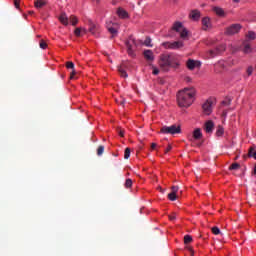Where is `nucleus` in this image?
<instances>
[{
  "label": "nucleus",
  "mask_w": 256,
  "mask_h": 256,
  "mask_svg": "<svg viewBox=\"0 0 256 256\" xmlns=\"http://www.w3.org/2000/svg\"><path fill=\"white\" fill-rule=\"evenodd\" d=\"M194 100V88H184L183 90H180L177 94V102L179 107H191V105H193Z\"/></svg>",
  "instance_id": "nucleus-1"
},
{
  "label": "nucleus",
  "mask_w": 256,
  "mask_h": 256,
  "mask_svg": "<svg viewBox=\"0 0 256 256\" xmlns=\"http://www.w3.org/2000/svg\"><path fill=\"white\" fill-rule=\"evenodd\" d=\"M159 65L162 71H169L170 67H173L174 69L179 67V64L173 61V58H171L169 55H162Z\"/></svg>",
  "instance_id": "nucleus-2"
},
{
  "label": "nucleus",
  "mask_w": 256,
  "mask_h": 256,
  "mask_svg": "<svg viewBox=\"0 0 256 256\" xmlns=\"http://www.w3.org/2000/svg\"><path fill=\"white\" fill-rule=\"evenodd\" d=\"M160 133H163L164 135H177L178 133H181V127L176 125L163 126Z\"/></svg>",
  "instance_id": "nucleus-3"
},
{
  "label": "nucleus",
  "mask_w": 256,
  "mask_h": 256,
  "mask_svg": "<svg viewBox=\"0 0 256 256\" xmlns=\"http://www.w3.org/2000/svg\"><path fill=\"white\" fill-rule=\"evenodd\" d=\"M127 47V53L130 57H135V47H137V42L133 36H130L125 43Z\"/></svg>",
  "instance_id": "nucleus-4"
},
{
  "label": "nucleus",
  "mask_w": 256,
  "mask_h": 256,
  "mask_svg": "<svg viewBox=\"0 0 256 256\" xmlns=\"http://www.w3.org/2000/svg\"><path fill=\"white\" fill-rule=\"evenodd\" d=\"M241 29H243V26H241V24H232L226 28L225 35H237V33L241 31Z\"/></svg>",
  "instance_id": "nucleus-5"
},
{
  "label": "nucleus",
  "mask_w": 256,
  "mask_h": 256,
  "mask_svg": "<svg viewBox=\"0 0 256 256\" xmlns=\"http://www.w3.org/2000/svg\"><path fill=\"white\" fill-rule=\"evenodd\" d=\"M131 67V64L127 61H123L119 66H118V73H120V76L123 77L124 79H127L129 75H127L126 69H129Z\"/></svg>",
  "instance_id": "nucleus-6"
},
{
  "label": "nucleus",
  "mask_w": 256,
  "mask_h": 256,
  "mask_svg": "<svg viewBox=\"0 0 256 256\" xmlns=\"http://www.w3.org/2000/svg\"><path fill=\"white\" fill-rule=\"evenodd\" d=\"M162 47H164V49L177 50V49H181V47H183V42L182 41L164 42L162 44Z\"/></svg>",
  "instance_id": "nucleus-7"
},
{
  "label": "nucleus",
  "mask_w": 256,
  "mask_h": 256,
  "mask_svg": "<svg viewBox=\"0 0 256 256\" xmlns=\"http://www.w3.org/2000/svg\"><path fill=\"white\" fill-rule=\"evenodd\" d=\"M227 69V62L225 60H220L214 65L215 73H223Z\"/></svg>",
  "instance_id": "nucleus-8"
},
{
  "label": "nucleus",
  "mask_w": 256,
  "mask_h": 256,
  "mask_svg": "<svg viewBox=\"0 0 256 256\" xmlns=\"http://www.w3.org/2000/svg\"><path fill=\"white\" fill-rule=\"evenodd\" d=\"M203 113L205 115H209L210 113L213 112V102L207 100L203 105H202Z\"/></svg>",
  "instance_id": "nucleus-9"
},
{
  "label": "nucleus",
  "mask_w": 256,
  "mask_h": 256,
  "mask_svg": "<svg viewBox=\"0 0 256 256\" xmlns=\"http://www.w3.org/2000/svg\"><path fill=\"white\" fill-rule=\"evenodd\" d=\"M186 65L188 67V69L190 71H193V69L197 68V67H201V62L200 61H195L193 59H189L187 62H186Z\"/></svg>",
  "instance_id": "nucleus-10"
},
{
  "label": "nucleus",
  "mask_w": 256,
  "mask_h": 256,
  "mask_svg": "<svg viewBox=\"0 0 256 256\" xmlns=\"http://www.w3.org/2000/svg\"><path fill=\"white\" fill-rule=\"evenodd\" d=\"M213 129H215V123H213L212 120L206 121L204 124V131H206L208 134H211L213 133Z\"/></svg>",
  "instance_id": "nucleus-11"
},
{
  "label": "nucleus",
  "mask_w": 256,
  "mask_h": 256,
  "mask_svg": "<svg viewBox=\"0 0 256 256\" xmlns=\"http://www.w3.org/2000/svg\"><path fill=\"white\" fill-rule=\"evenodd\" d=\"M223 51H225V45H220L216 49L210 50L209 55L210 57H215L216 55H219V53H223Z\"/></svg>",
  "instance_id": "nucleus-12"
},
{
  "label": "nucleus",
  "mask_w": 256,
  "mask_h": 256,
  "mask_svg": "<svg viewBox=\"0 0 256 256\" xmlns=\"http://www.w3.org/2000/svg\"><path fill=\"white\" fill-rule=\"evenodd\" d=\"M117 24H107V30L111 33L112 37H117Z\"/></svg>",
  "instance_id": "nucleus-13"
},
{
  "label": "nucleus",
  "mask_w": 256,
  "mask_h": 256,
  "mask_svg": "<svg viewBox=\"0 0 256 256\" xmlns=\"http://www.w3.org/2000/svg\"><path fill=\"white\" fill-rule=\"evenodd\" d=\"M201 18V12L199 10H192L190 13V19H193V21H199Z\"/></svg>",
  "instance_id": "nucleus-14"
},
{
  "label": "nucleus",
  "mask_w": 256,
  "mask_h": 256,
  "mask_svg": "<svg viewBox=\"0 0 256 256\" xmlns=\"http://www.w3.org/2000/svg\"><path fill=\"white\" fill-rule=\"evenodd\" d=\"M144 59H146V61H154L155 56L153 55V51L145 50L144 51Z\"/></svg>",
  "instance_id": "nucleus-15"
},
{
  "label": "nucleus",
  "mask_w": 256,
  "mask_h": 256,
  "mask_svg": "<svg viewBox=\"0 0 256 256\" xmlns=\"http://www.w3.org/2000/svg\"><path fill=\"white\" fill-rule=\"evenodd\" d=\"M193 139H195L196 141H199V139L203 138V133L201 132V128H196L193 131Z\"/></svg>",
  "instance_id": "nucleus-16"
},
{
  "label": "nucleus",
  "mask_w": 256,
  "mask_h": 256,
  "mask_svg": "<svg viewBox=\"0 0 256 256\" xmlns=\"http://www.w3.org/2000/svg\"><path fill=\"white\" fill-rule=\"evenodd\" d=\"M89 31H90V33H92V35H97L99 33V25L91 22Z\"/></svg>",
  "instance_id": "nucleus-17"
},
{
  "label": "nucleus",
  "mask_w": 256,
  "mask_h": 256,
  "mask_svg": "<svg viewBox=\"0 0 256 256\" xmlns=\"http://www.w3.org/2000/svg\"><path fill=\"white\" fill-rule=\"evenodd\" d=\"M185 27H183V23L181 22H175L172 26V31H176V33H179L181 30H183Z\"/></svg>",
  "instance_id": "nucleus-18"
},
{
  "label": "nucleus",
  "mask_w": 256,
  "mask_h": 256,
  "mask_svg": "<svg viewBox=\"0 0 256 256\" xmlns=\"http://www.w3.org/2000/svg\"><path fill=\"white\" fill-rule=\"evenodd\" d=\"M213 11L218 15V17H225V10H223V8L215 6Z\"/></svg>",
  "instance_id": "nucleus-19"
},
{
  "label": "nucleus",
  "mask_w": 256,
  "mask_h": 256,
  "mask_svg": "<svg viewBox=\"0 0 256 256\" xmlns=\"http://www.w3.org/2000/svg\"><path fill=\"white\" fill-rule=\"evenodd\" d=\"M45 5H47V2L44 0H36L34 2V7H36V9H43V7H45Z\"/></svg>",
  "instance_id": "nucleus-20"
},
{
  "label": "nucleus",
  "mask_w": 256,
  "mask_h": 256,
  "mask_svg": "<svg viewBox=\"0 0 256 256\" xmlns=\"http://www.w3.org/2000/svg\"><path fill=\"white\" fill-rule=\"evenodd\" d=\"M59 21L62 25H69V18H67V14L63 13L59 17Z\"/></svg>",
  "instance_id": "nucleus-21"
},
{
  "label": "nucleus",
  "mask_w": 256,
  "mask_h": 256,
  "mask_svg": "<svg viewBox=\"0 0 256 256\" xmlns=\"http://www.w3.org/2000/svg\"><path fill=\"white\" fill-rule=\"evenodd\" d=\"M66 67L67 69H72V72L70 73V78L73 79V75H75V64L73 62H67Z\"/></svg>",
  "instance_id": "nucleus-22"
},
{
  "label": "nucleus",
  "mask_w": 256,
  "mask_h": 256,
  "mask_svg": "<svg viewBox=\"0 0 256 256\" xmlns=\"http://www.w3.org/2000/svg\"><path fill=\"white\" fill-rule=\"evenodd\" d=\"M225 133V129L223 128V126L219 125L216 129V137H223Z\"/></svg>",
  "instance_id": "nucleus-23"
},
{
  "label": "nucleus",
  "mask_w": 256,
  "mask_h": 256,
  "mask_svg": "<svg viewBox=\"0 0 256 256\" xmlns=\"http://www.w3.org/2000/svg\"><path fill=\"white\" fill-rule=\"evenodd\" d=\"M202 25L203 27H206L205 29H209V27L211 26V20L207 17L203 18Z\"/></svg>",
  "instance_id": "nucleus-24"
},
{
  "label": "nucleus",
  "mask_w": 256,
  "mask_h": 256,
  "mask_svg": "<svg viewBox=\"0 0 256 256\" xmlns=\"http://www.w3.org/2000/svg\"><path fill=\"white\" fill-rule=\"evenodd\" d=\"M117 13H118V16L121 17V19H126L127 11H125L124 9L119 8Z\"/></svg>",
  "instance_id": "nucleus-25"
},
{
  "label": "nucleus",
  "mask_w": 256,
  "mask_h": 256,
  "mask_svg": "<svg viewBox=\"0 0 256 256\" xmlns=\"http://www.w3.org/2000/svg\"><path fill=\"white\" fill-rule=\"evenodd\" d=\"M74 35H76V37H81V35H85V29L76 28L74 31Z\"/></svg>",
  "instance_id": "nucleus-26"
},
{
  "label": "nucleus",
  "mask_w": 256,
  "mask_h": 256,
  "mask_svg": "<svg viewBox=\"0 0 256 256\" xmlns=\"http://www.w3.org/2000/svg\"><path fill=\"white\" fill-rule=\"evenodd\" d=\"M179 33H180L181 39H187V35H189V32L187 31L186 28L182 29Z\"/></svg>",
  "instance_id": "nucleus-27"
},
{
  "label": "nucleus",
  "mask_w": 256,
  "mask_h": 256,
  "mask_svg": "<svg viewBox=\"0 0 256 256\" xmlns=\"http://www.w3.org/2000/svg\"><path fill=\"white\" fill-rule=\"evenodd\" d=\"M240 168H241V165H239V163H233L229 167L230 171H237V169H240Z\"/></svg>",
  "instance_id": "nucleus-28"
},
{
  "label": "nucleus",
  "mask_w": 256,
  "mask_h": 256,
  "mask_svg": "<svg viewBox=\"0 0 256 256\" xmlns=\"http://www.w3.org/2000/svg\"><path fill=\"white\" fill-rule=\"evenodd\" d=\"M244 53H251V44L245 42L244 43Z\"/></svg>",
  "instance_id": "nucleus-29"
},
{
  "label": "nucleus",
  "mask_w": 256,
  "mask_h": 256,
  "mask_svg": "<svg viewBox=\"0 0 256 256\" xmlns=\"http://www.w3.org/2000/svg\"><path fill=\"white\" fill-rule=\"evenodd\" d=\"M104 152H105V146L100 145V146L98 147V149H97V155H98L99 157H101V155H103Z\"/></svg>",
  "instance_id": "nucleus-30"
},
{
  "label": "nucleus",
  "mask_w": 256,
  "mask_h": 256,
  "mask_svg": "<svg viewBox=\"0 0 256 256\" xmlns=\"http://www.w3.org/2000/svg\"><path fill=\"white\" fill-rule=\"evenodd\" d=\"M222 105H224V107H229V105H231V98L226 97V98L222 101Z\"/></svg>",
  "instance_id": "nucleus-31"
},
{
  "label": "nucleus",
  "mask_w": 256,
  "mask_h": 256,
  "mask_svg": "<svg viewBox=\"0 0 256 256\" xmlns=\"http://www.w3.org/2000/svg\"><path fill=\"white\" fill-rule=\"evenodd\" d=\"M249 157H253V159H256V150L255 148H250L248 152Z\"/></svg>",
  "instance_id": "nucleus-32"
},
{
  "label": "nucleus",
  "mask_w": 256,
  "mask_h": 256,
  "mask_svg": "<svg viewBox=\"0 0 256 256\" xmlns=\"http://www.w3.org/2000/svg\"><path fill=\"white\" fill-rule=\"evenodd\" d=\"M168 199L170 201H176L177 200V194H175L174 192H171L168 194Z\"/></svg>",
  "instance_id": "nucleus-33"
},
{
  "label": "nucleus",
  "mask_w": 256,
  "mask_h": 256,
  "mask_svg": "<svg viewBox=\"0 0 256 256\" xmlns=\"http://www.w3.org/2000/svg\"><path fill=\"white\" fill-rule=\"evenodd\" d=\"M191 241H193V237H191L190 235H185L184 236V243H185V245L191 243Z\"/></svg>",
  "instance_id": "nucleus-34"
},
{
  "label": "nucleus",
  "mask_w": 256,
  "mask_h": 256,
  "mask_svg": "<svg viewBox=\"0 0 256 256\" xmlns=\"http://www.w3.org/2000/svg\"><path fill=\"white\" fill-rule=\"evenodd\" d=\"M129 157H131V149L126 148L124 152V159H129Z\"/></svg>",
  "instance_id": "nucleus-35"
},
{
  "label": "nucleus",
  "mask_w": 256,
  "mask_h": 256,
  "mask_svg": "<svg viewBox=\"0 0 256 256\" xmlns=\"http://www.w3.org/2000/svg\"><path fill=\"white\" fill-rule=\"evenodd\" d=\"M133 186V180H131L130 178L126 179V182H125V187L127 189H129L130 187Z\"/></svg>",
  "instance_id": "nucleus-36"
},
{
  "label": "nucleus",
  "mask_w": 256,
  "mask_h": 256,
  "mask_svg": "<svg viewBox=\"0 0 256 256\" xmlns=\"http://www.w3.org/2000/svg\"><path fill=\"white\" fill-rule=\"evenodd\" d=\"M70 23H72L73 26L77 25L78 20L75 16H70Z\"/></svg>",
  "instance_id": "nucleus-37"
},
{
  "label": "nucleus",
  "mask_w": 256,
  "mask_h": 256,
  "mask_svg": "<svg viewBox=\"0 0 256 256\" xmlns=\"http://www.w3.org/2000/svg\"><path fill=\"white\" fill-rule=\"evenodd\" d=\"M144 45H146V47H153V45H151V39L149 37L145 39Z\"/></svg>",
  "instance_id": "nucleus-38"
},
{
  "label": "nucleus",
  "mask_w": 256,
  "mask_h": 256,
  "mask_svg": "<svg viewBox=\"0 0 256 256\" xmlns=\"http://www.w3.org/2000/svg\"><path fill=\"white\" fill-rule=\"evenodd\" d=\"M212 233L214 235H219L221 233V230L219 229V227H213L212 228Z\"/></svg>",
  "instance_id": "nucleus-39"
},
{
  "label": "nucleus",
  "mask_w": 256,
  "mask_h": 256,
  "mask_svg": "<svg viewBox=\"0 0 256 256\" xmlns=\"http://www.w3.org/2000/svg\"><path fill=\"white\" fill-rule=\"evenodd\" d=\"M39 47H40V49H46L47 48V44L45 43V40H40Z\"/></svg>",
  "instance_id": "nucleus-40"
},
{
  "label": "nucleus",
  "mask_w": 256,
  "mask_h": 256,
  "mask_svg": "<svg viewBox=\"0 0 256 256\" xmlns=\"http://www.w3.org/2000/svg\"><path fill=\"white\" fill-rule=\"evenodd\" d=\"M247 37H248V39H251L253 41L256 37L255 32H249Z\"/></svg>",
  "instance_id": "nucleus-41"
},
{
  "label": "nucleus",
  "mask_w": 256,
  "mask_h": 256,
  "mask_svg": "<svg viewBox=\"0 0 256 256\" xmlns=\"http://www.w3.org/2000/svg\"><path fill=\"white\" fill-rule=\"evenodd\" d=\"M171 191H172L171 193L177 194L179 192V186H172Z\"/></svg>",
  "instance_id": "nucleus-42"
},
{
  "label": "nucleus",
  "mask_w": 256,
  "mask_h": 256,
  "mask_svg": "<svg viewBox=\"0 0 256 256\" xmlns=\"http://www.w3.org/2000/svg\"><path fill=\"white\" fill-rule=\"evenodd\" d=\"M247 74H248L249 76L253 75V68H252V66L248 67V69H247Z\"/></svg>",
  "instance_id": "nucleus-43"
},
{
  "label": "nucleus",
  "mask_w": 256,
  "mask_h": 256,
  "mask_svg": "<svg viewBox=\"0 0 256 256\" xmlns=\"http://www.w3.org/2000/svg\"><path fill=\"white\" fill-rule=\"evenodd\" d=\"M170 221H175L177 219V214H172L169 216Z\"/></svg>",
  "instance_id": "nucleus-44"
},
{
  "label": "nucleus",
  "mask_w": 256,
  "mask_h": 256,
  "mask_svg": "<svg viewBox=\"0 0 256 256\" xmlns=\"http://www.w3.org/2000/svg\"><path fill=\"white\" fill-rule=\"evenodd\" d=\"M153 75H159V70L157 68H153Z\"/></svg>",
  "instance_id": "nucleus-45"
},
{
  "label": "nucleus",
  "mask_w": 256,
  "mask_h": 256,
  "mask_svg": "<svg viewBox=\"0 0 256 256\" xmlns=\"http://www.w3.org/2000/svg\"><path fill=\"white\" fill-rule=\"evenodd\" d=\"M19 2H20V0L14 1V5H15L16 9H19Z\"/></svg>",
  "instance_id": "nucleus-46"
},
{
  "label": "nucleus",
  "mask_w": 256,
  "mask_h": 256,
  "mask_svg": "<svg viewBox=\"0 0 256 256\" xmlns=\"http://www.w3.org/2000/svg\"><path fill=\"white\" fill-rule=\"evenodd\" d=\"M118 133H119L120 137H125V131L119 130Z\"/></svg>",
  "instance_id": "nucleus-47"
},
{
  "label": "nucleus",
  "mask_w": 256,
  "mask_h": 256,
  "mask_svg": "<svg viewBox=\"0 0 256 256\" xmlns=\"http://www.w3.org/2000/svg\"><path fill=\"white\" fill-rule=\"evenodd\" d=\"M171 149H173V147L171 145H168V147L165 150V153H169V151H171Z\"/></svg>",
  "instance_id": "nucleus-48"
},
{
  "label": "nucleus",
  "mask_w": 256,
  "mask_h": 256,
  "mask_svg": "<svg viewBox=\"0 0 256 256\" xmlns=\"http://www.w3.org/2000/svg\"><path fill=\"white\" fill-rule=\"evenodd\" d=\"M156 147H157V144H156V143H152V144H151V149H156Z\"/></svg>",
  "instance_id": "nucleus-49"
},
{
  "label": "nucleus",
  "mask_w": 256,
  "mask_h": 256,
  "mask_svg": "<svg viewBox=\"0 0 256 256\" xmlns=\"http://www.w3.org/2000/svg\"><path fill=\"white\" fill-rule=\"evenodd\" d=\"M222 115H223V117H227V111H224V112L222 113Z\"/></svg>",
  "instance_id": "nucleus-50"
},
{
  "label": "nucleus",
  "mask_w": 256,
  "mask_h": 256,
  "mask_svg": "<svg viewBox=\"0 0 256 256\" xmlns=\"http://www.w3.org/2000/svg\"><path fill=\"white\" fill-rule=\"evenodd\" d=\"M188 251H190L191 253H193V248L188 247Z\"/></svg>",
  "instance_id": "nucleus-51"
},
{
  "label": "nucleus",
  "mask_w": 256,
  "mask_h": 256,
  "mask_svg": "<svg viewBox=\"0 0 256 256\" xmlns=\"http://www.w3.org/2000/svg\"><path fill=\"white\" fill-rule=\"evenodd\" d=\"M234 3H239L241 0H233Z\"/></svg>",
  "instance_id": "nucleus-52"
},
{
  "label": "nucleus",
  "mask_w": 256,
  "mask_h": 256,
  "mask_svg": "<svg viewBox=\"0 0 256 256\" xmlns=\"http://www.w3.org/2000/svg\"><path fill=\"white\" fill-rule=\"evenodd\" d=\"M254 175H256V165H255V167H254Z\"/></svg>",
  "instance_id": "nucleus-53"
},
{
  "label": "nucleus",
  "mask_w": 256,
  "mask_h": 256,
  "mask_svg": "<svg viewBox=\"0 0 256 256\" xmlns=\"http://www.w3.org/2000/svg\"><path fill=\"white\" fill-rule=\"evenodd\" d=\"M123 103H125V102H121V105H123Z\"/></svg>",
  "instance_id": "nucleus-54"
}]
</instances>
